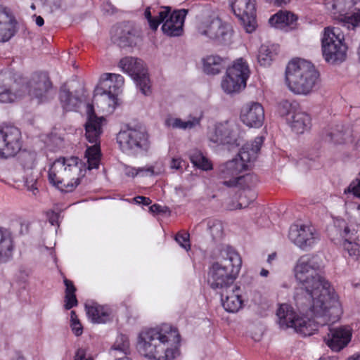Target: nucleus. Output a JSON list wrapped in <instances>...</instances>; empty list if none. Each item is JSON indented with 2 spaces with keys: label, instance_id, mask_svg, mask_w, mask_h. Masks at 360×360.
I'll return each instance as SVG.
<instances>
[{
  "label": "nucleus",
  "instance_id": "f257e3e1",
  "mask_svg": "<svg viewBox=\"0 0 360 360\" xmlns=\"http://www.w3.org/2000/svg\"><path fill=\"white\" fill-rule=\"evenodd\" d=\"M319 260L316 256L305 255L297 261L294 273L301 286L295 292V302L302 310L309 309L319 317L328 315L333 320H339L342 314L339 297L319 274Z\"/></svg>",
  "mask_w": 360,
  "mask_h": 360
},
{
  "label": "nucleus",
  "instance_id": "f03ea898",
  "mask_svg": "<svg viewBox=\"0 0 360 360\" xmlns=\"http://www.w3.org/2000/svg\"><path fill=\"white\" fill-rule=\"evenodd\" d=\"M88 117L85 124V136L92 146L85 152L86 165L77 158H60L51 165L48 172L49 181L61 192L73 191L85 176L86 169L98 168L101 159L100 138L103 126L105 122L103 117H97L94 112L93 105H87Z\"/></svg>",
  "mask_w": 360,
  "mask_h": 360
},
{
  "label": "nucleus",
  "instance_id": "7ed1b4c3",
  "mask_svg": "<svg viewBox=\"0 0 360 360\" xmlns=\"http://www.w3.org/2000/svg\"><path fill=\"white\" fill-rule=\"evenodd\" d=\"M181 335L178 329L164 323L142 330L137 348L149 360H174L180 355Z\"/></svg>",
  "mask_w": 360,
  "mask_h": 360
},
{
  "label": "nucleus",
  "instance_id": "20e7f679",
  "mask_svg": "<svg viewBox=\"0 0 360 360\" xmlns=\"http://www.w3.org/2000/svg\"><path fill=\"white\" fill-rule=\"evenodd\" d=\"M264 140L263 136H257L253 141L243 145L236 158L217 167V176L222 185L227 188L237 187L240 174L257 159Z\"/></svg>",
  "mask_w": 360,
  "mask_h": 360
},
{
  "label": "nucleus",
  "instance_id": "39448f33",
  "mask_svg": "<svg viewBox=\"0 0 360 360\" xmlns=\"http://www.w3.org/2000/svg\"><path fill=\"white\" fill-rule=\"evenodd\" d=\"M242 266L239 253L231 246L221 248L219 259L209 269L208 283L214 290H227L237 278Z\"/></svg>",
  "mask_w": 360,
  "mask_h": 360
},
{
  "label": "nucleus",
  "instance_id": "423d86ee",
  "mask_svg": "<svg viewBox=\"0 0 360 360\" xmlns=\"http://www.w3.org/2000/svg\"><path fill=\"white\" fill-rule=\"evenodd\" d=\"M295 304H297L295 303ZM299 316L293 310L292 307L287 304H283L277 311L278 324L281 328L285 329L292 328L304 336H309L319 330V326H323L328 321L336 322L338 320H333L331 316L326 315V317H319L309 309L302 310L296 305Z\"/></svg>",
  "mask_w": 360,
  "mask_h": 360
},
{
  "label": "nucleus",
  "instance_id": "0eeeda50",
  "mask_svg": "<svg viewBox=\"0 0 360 360\" xmlns=\"http://www.w3.org/2000/svg\"><path fill=\"white\" fill-rule=\"evenodd\" d=\"M319 72L314 65L304 59L288 63L285 70V82L290 91L298 95L310 94L318 81Z\"/></svg>",
  "mask_w": 360,
  "mask_h": 360
},
{
  "label": "nucleus",
  "instance_id": "6e6552de",
  "mask_svg": "<svg viewBox=\"0 0 360 360\" xmlns=\"http://www.w3.org/2000/svg\"><path fill=\"white\" fill-rule=\"evenodd\" d=\"M198 34L210 41L226 44L231 41L233 30L231 26L215 14L204 15L197 22Z\"/></svg>",
  "mask_w": 360,
  "mask_h": 360
},
{
  "label": "nucleus",
  "instance_id": "1a4fd4ad",
  "mask_svg": "<svg viewBox=\"0 0 360 360\" xmlns=\"http://www.w3.org/2000/svg\"><path fill=\"white\" fill-rule=\"evenodd\" d=\"M321 49L325 60L331 64L342 63L347 58V46L345 37L338 27L324 28L321 37Z\"/></svg>",
  "mask_w": 360,
  "mask_h": 360
},
{
  "label": "nucleus",
  "instance_id": "9d476101",
  "mask_svg": "<svg viewBox=\"0 0 360 360\" xmlns=\"http://www.w3.org/2000/svg\"><path fill=\"white\" fill-rule=\"evenodd\" d=\"M117 142L122 152L136 155L150 148L149 136L141 128L127 127L117 135Z\"/></svg>",
  "mask_w": 360,
  "mask_h": 360
},
{
  "label": "nucleus",
  "instance_id": "9b49d317",
  "mask_svg": "<svg viewBox=\"0 0 360 360\" xmlns=\"http://www.w3.org/2000/svg\"><path fill=\"white\" fill-rule=\"evenodd\" d=\"M210 146L228 145L239 146L243 142V134L239 127L233 122H219L210 127L207 134Z\"/></svg>",
  "mask_w": 360,
  "mask_h": 360
},
{
  "label": "nucleus",
  "instance_id": "f8f14e48",
  "mask_svg": "<svg viewBox=\"0 0 360 360\" xmlns=\"http://www.w3.org/2000/svg\"><path fill=\"white\" fill-rule=\"evenodd\" d=\"M326 8L342 16V25L348 30L360 26V0H326Z\"/></svg>",
  "mask_w": 360,
  "mask_h": 360
},
{
  "label": "nucleus",
  "instance_id": "ddd939ff",
  "mask_svg": "<svg viewBox=\"0 0 360 360\" xmlns=\"http://www.w3.org/2000/svg\"><path fill=\"white\" fill-rule=\"evenodd\" d=\"M119 68L134 79L143 95L151 94V82L142 60L130 56L124 57L120 60Z\"/></svg>",
  "mask_w": 360,
  "mask_h": 360
},
{
  "label": "nucleus",
  "instance_id": "4468645a",
  "mask_svg": "<svg viewBox=\"0 0 360 360\" xmlns=\"http://www.w3.org/2000/svg\"><path fill=\"white\" fill-rule=\"evenodd\" d=\"M21 80L11 70L0 72V103H12L25 95L27 87Z\"/></svg>",
  "mask_w": 360,
  "mask_h": 360
},
{
  "label": "nucleus",
  "instance_id": "2eb2a0df",
  "mask_svg": "<svg viewBox=\"0 0 360 360\" xmlns=\"http://www.w3.org/2000/svg\"><path fill=\"white\" fill-rule=\"evenodd\" d=\"M288 238L300 250L307 251L319 243L320 235L310 224H294L290 226Z\"/></svg>",
  "mask_w": 360,
  "mask_h": 360
},
{
  "label": "nucleus",
  "instance_id": "dca6fc26",
  "mask_svg": "<svg viewBox=\"0 0 360 360\" xmlns=\"http://www.w3.org/2000/svg\"><path fill=\"white\" fill-rule=\"evenodd\" d=\"M22 146L20 131L15 127L0 129V158L8 159L16 155Z\"/></svg>",
  "mask_w": 360,
  "mask_h": 360
},
{
  "label": "nucleus",
  "instance_id": "f3484780",
  "mask_svg": "<svg viewBox=\"0 0 360 360\" xmlns=\"http://www.w3.org/2000/svg\"><path fill=\"white\" fill-rule=\"evenodd\" d=\"M24 85L27 87V91H28L29 94L36 98L39 103L51 99L56 94V91L46 72L34 73L28 84Z\"/></svg>",
  "mask_w": 360,
  "mask_h": 360
},
{
  "label": "nucleus",
  "instance_id": "a211bd4d",
  "mask_svg": "<svg viewBox=\"0 0 360 360\" xmlns=\"http://www.w3.org/2000/svg\"><path fill=\"white\" fill-rule=\"evenodd\" d=\"M101 79L103 87L108 89L103 90L102 93L97 90L96 95L100 94L98 99L106 102L110 108H114L117 103V96L124 86V77L119 74L105 73L102 75Z\"/></svg>",
  "mask_w": 360,
  "mask_h": 360
},
{
  "label": "nucleus",
  "instance_id": "6ab92c4d",
  "mask_svg": "<svg viewBox=\"0 0 360 360\" xmlns=\"http://www.w3.org/2000/svg\"><path fill=\"white\" fill-rule=\"evenodd\" d=\"M335 226L339 229L340 235L343 238L342 247L350 257L357 259L360 256V240L357 236L358 231L346 224L345 220L338 219Z\"/></svg>",
  "mask_w": 360,
  "mask_h": 360
},
{
  "label": "nucleus",
  "instance_id": "aec40b11",
  "mask_svg": "<svg viewBox=\"0 0 360 360\" xmlns=\"http://www.w3.org/2000/svg\"><path fill=\"white\" fill-rule=\"evenodd\" d=\"M332 321H328L323 326H319L322 329L325 326L329 325ZM328 333L324 337V342L327 346L333 352H339L347 345L352 337L351 329L348 326H340L332 328L330 326L327 327Z\"/></svg>",
  "mask_w": 360,
  "mask_h": 360
},
{
  "label": "nucleus",
  "instance_id": "412c9836",
  "mask_svg": "<svg viewBox=\"0 0 360 360\" xmlns=\"http://www.w3.org/2000/svg\"><path fill=\"white\" fill-rule=\"evenodd\" d=\"M240 119L248 127L259 128L264 120L263 106L257 102L246 103L240 110Z\"/></svg>",
  "mask_w": 360,
  "mask_h": 360
},
{
  "label": "nucleus",
  "instance_id": "4be33fe9",
  "mask_svg": "<svg viewBox=\"0 0 360 360\" xmlns=\"http://www.w3.org/2000/svg\"><path fill=\"white\" fill-rule=\"evenodd\" d=\"M258 183V178L254 174H247L245 175H240L237 187L243 189L238 199V208H245L252 202L256 197V193L252 190Z\"/></svg>",
  "mask_w": 360,
  "mask_h": 360
},
{
  "label": "nucleus",
  "instance_id": "5701e85b",
  "mask_svg": "<svg viewBox=\"0 0 360 360\" xmlns=\"http://www.w3.org/2000/svg\"><path fill=\"white\" fill-rule=\"evenodd\" d=\"M187 11L181 9L168 13L166 18L162 21V30L164 34L169 37H179L183 34L184 24Z\"/></svg>",
  "mask_w": 360,
  "mask_h": 360
},
{
  "label": "nucleus",
  "instance_id": "b1692460",
  "mask_svg": "<svg viewBox=\"0 0 360 360\" xmlns=\"http://www.w3.org/2000/svg\"><path fill=\"white\" fill-rule=\"evenodd\" d=\"M202 117L203 114L202 112L191 113L185 120L169 116L165 120V125L168 128L174 129L191 130L200 126Z\"/></svg>",
  "mask_w": 360,
  "mask_h": 360
},
{
  "label": "nucleus",
  "instance_id": "393cba45",
  "mask_svg": "<svg viewBox=\"0 0 360 360\" xmlns=\"http://www.w3.org/2000/svg\"><path fill=\"white\" fill-rule=\"evenodd\" d=\"M221 300L224 309L230 313H236L243 306L240 289L237 286H231L227 290H222Z\"/></svg>",
  "mask_w": 360,
  "mask_h": 360
},
{
  "label": "nucleus",
  "instance_id": "a878e982",
  "mask_svg": "<svg viewBox=\"0 0 360 360\" xmlns=\"http://www.w3.org/2000/svg\"><path fill=\"white\" fill-rule=\"evenodd\" d=\"M85 309L89 320L93 323H105L112 319V310L108 306L97 303L86 304Z\"/></svg>",
  "mask_w": 360,
  "mask_h": 360
},
{
  "label": "nucleus",
  "instance_id": "bb28decb",
  "mask_svg": "<svg viewBox=\"0 0 360 360\" xmlns=\"http://www.w3.org/2000/svg\"><path fill=\"white\" fill-rule=\"evenodd\" d=\"M297 17L288 11H280L272 15L269 24L276 29L288 31L296 27Z\"/></svg>",
  "mask_w": 360,
  "mask_h": 360
},
{
  "label": "nucleus",
  "instance_id": "cd10ccee",
  "mask_svg": "<svg viewBox=\"0 0 360 360\" xmlns=\"http://www.w3.org/2000/svg\"><path fill=\"white\" fill-rule=\"evenodd\" d=\"M123 171L128 177L134 178L136 176H152L161 174L164 172V167L160 163L138 168L124 165Z\"/></svg>",
  "mask_w": 360,
  "mask_h": 360
},
{
  "label": "nucleus",
  "instance_id": "c85d7f7f",
  "mask_svg": "<svg viewBox=\"0 0 360 360\" xmlns=\"http://www.w3.org/2000/svg\"><path fill=\"white\" fill-rule=\"evenodd\" d=\"M14 250L11 233L6 229L0 228V264L9 261Z\"/></svg>",
  "mask_w": 360,
  "mask_h": 360
},
{
  "label": "nucleus",
  "instance_id": "c756f323",
  "mask_svg": "<svg viewBox=\"0 0 360 360\" xmlns=\"http://www.w3.org/2000/svg\"><path fill=\"white\" fill-rule=\"evenodd\" d=\"M15 33V22L5 10L0 9V41H8Z\"/></svg>",
  "mask_w": 360,
  "mask_h": 360
},
{
  "label": "nucleus",
  "instance_id": "7c9ffc66",
  "mask_svg": "<svg viewBox=\"0 0 360 360\" xmlns=\"http://www.w3.org/2000/svg\"><path fill=\"white\" fill-rule=\"evenodd\" d=\"M292 130L297 134H303L310 128L311 118L308 114L300 109L287 122Z\"/></svg>",
  "mask_w": 360,
  "mask_h": 360
},
{
  "label": "nucleus",
  "instance_id": "2f4dec72",
  "mask_svg": "<svg viewBox=\"0 0 360 360\" xmlns=\"http://www.w3.org/2000/svg\"><path fill=\"white\" fill-rule=\"evenodd\" d=\"M203 70L207 75L219 74L226 66V59L217 55H210L202 60Z\"/></svg>",
  "mask_w": 360,
  "mask_h": 360
},
{
  "label": "nucleus",
  "instance_id": "473e14b6",
  "mask_svg": "<svg viewBox=\"0 0 360 360\" xmlns=\"http://www.w3.org/2000/svg\"><path fill=\"white\" fill-rule=\"evenodd\" d=\"M231 6L238 18L256 13L255 0H231Z\"/></svg>",
  "mask_w": 360,
  "mask_h": 360
},
{
  "label": "nucleus",
  "instance_id": "72a5a7b5",
  "mask_svg": "<svg viewBox=\"0 0 360 360\" xmlns=\"http://www.w3.org/2000/svg\"><path fill=\"white\" fill-rule=\"evenodd\" d=\"M221 85L222 89L226 94L238 93L246 86L243 79L232 76L228 72L223 77Z\"/></svg>",
  "mask_w": 360,
  "mask_h": 360
},
{
  "label": "nucleus",
  "instance_id": "f704fd0d",
  "mask_svg": "<svg viewBox=\"0 0 360 360\" xmlns=\"http://www.w3.org/2000/svg\"><path fill=\"white\" fill-rule=\"evenodd\" d=\"M226 72L232 76L238 77V79L241 78L246 84L247 80L250 77V71L246 60L243 58H239L236 59L233 62V65L227 69Z\"/></svg>",
  "mask_w": 360,
  "mask_h": 360
},
{
  "label": "nucleus",
  "instance_id": "c9c22d12",
  "mask_svg": "<svg viewBox=\"0 0 360 360\" xmlns=\"http://www.w3.org/2000/svg\"><path fill=\"white\" fill-rule=\"evenodd\" d=\"M129 351V341L127 336L120 334L117 335L114 344L112 345L110 352V354L115 357L127 356L126 355Z\"/></svg>",
  "mask_w": 360,
  "mask_h": 360
},
{
  "label": "nucleus",
  "instance_id": "e433bc0d",
  "mask_svg": "<svg viewBox=\"0 0 360 360\" xmlns=\"http://www.w3.org/2000/svg\"><path fill=\"white\" fill-rule=\"evenodd\" d=\"M189 158L195 167L202 170L210 171L213 169L212 162L199 150H191L189 153Z\"/></svg>",
  "mask_w": 360,
  "mask_h": 360
},
{
  "label": "nucleus",
  "instance_id": "4c0bfd02",
  "mask_svg": "<svg viewBox=\"0 0 360 360\" xmlns=\"http://www.w3.org/2000/svg\"><path fill=\"white\" fill-rule=\"evenodd\" d=\"M60 101L64 110H76L80 103L77 96H73L68 90L63 88L60 91Z\"/></svg>",
  "mask_w": 360,
  "mask_h": 360
},
{
  "label": "nucleus",
  "instance_id": "58836bf2",
  "mask_svg": "<svg viewBox=\"0 0 360 360\" xmlns=\"http://www.w3.org/2000/svg\"><path fill=\"white\" fill-rule=\"evenodd\" d=\"M169 11V7H162L161 11L158 12V16L153 17L150 8L148 7L146 9L144 15L148 22L150 27L153 30H156L159 25L166 18Z\"/></svg>",
  "mask_w": 360,
  "mask_h": 360
},
{
  "label": "nucleus",
  "instance_id": "ea45409f",
  "mask_svg": "<svg viewBox=\"0 0 360 360\" xmlns=\"http://www.w3.org/2000/svg\"><path fill=\"white\" fill-rule=\"evenodd\" d=\"M114 40L120 46H132L136 44L139 36L136 34L134 30L127 28L123 30L121 35L117 39H114Z\"/></svg>",
  "mask_w": 360,
  "mask_h": 360
},
{
  "label": "nucleus",
  "instance_id": "a19ab883",
  "mask_svg": "<svg viewBox=\"0 0 360 360\" xmlns=\"http://www.w3.org/2000/svg\"><path fill=\"white\" fill-rule=\"evenodd\" d=\"M273 47L274 46H268L266 44H263L260 46L257 60L261 65L268 66L271 64L274 55Z\"/></svg>",
  "mask_w": 360,
  "mask_h": 360
},
{
  "label": "nucleus",
  "instance_id": "79ce46f5",
  "mask_svg": "<svg viewBox=\"0 0 360 360\" xmlns=\"http://www.w3.org/2000/svg\"><path fill=\"white\" fill-rule=\"evenodd\" d=\"M298 110L297 103H290L288 101H283L278 105V113L285 118L286 122Z\"/></svg>",
  "mask_w": 360,
  "mask_h": 360
},
{
  "label": "nucleus",
  "instance_id": "37998d69",
  "mask_svg": "<svg viewBox=\"0 0 360 360\" xmlns=\"http://www.w3.org/2000/svg\"><path fill=\"white\" fill-rule=\"evenodd\" d=\"M207 230L210 231L213 239H219L223 234V226L220 221L209 219L205 221Z\"/></svg>",
  "mask_w": 360,
  "mask_h": 360
},
{
  "label": "nucleus",
  "instance_id": "c03bdc74",
  "mask_svg": "<svg viewBox=\"0 0 360 360\" xmlns=\"http://www.w3.org/2000/svg\"><path fill=\"white\" fill-rule=\"evenodd\" d=\"M37 155L34 152H23L20 156V160L25 169H32L36 165Z\"/></svg>",
  "mask_w": 360,
  "mask_h": 360
},
{
  "label": "nucleus",
  "instance_id": "a18cd8bd",
  "mask_svg": "<svg viewBox=\"0 0 360 360\" xmlns=\"http://www.w3.org/2000/svg\"><path fill=\"white\" fill-rule=\"evenodd\" d=\"M344 194H352L354 197L360 198V173L357 174L356 177L344 190Z\"/></svg>",
  "mask_w": 360,
  "mask_h": 360
},
{
  "label": "nucleus",
  "instance_id": "49530a36",
  "mask_svg": "<svg viewBox=\"0 0 360 360\" xmlns=\"http://www.w3.org/2000/svg\"><path fill=\"white\" fill-rule=\"evenodd\" d=\"M176 243L184 250L188 251L191 249L190 235L187 232H179L174 238Z\"/></svg>",
  "mask_w": 360,
  "mask_h": 360
},
{
  "label": "nucleus",
  "instance_id": "de8ad7c7",
  "mask_svg": "<svg viewBox=\"0 0 360 360\" xmlns=\"http://www.w3.org/2000/svg\"><path fill=\"white\" fill-rule=\"evenodd\" d=\"M70 327L76 336L82 334L83 328L75 311L70 312Z\"/></svg>",
  "mask_w": 360,
  "mask_h": 360
},
{
  "label": "nucleus",
  "instance_id": "09e8293b",
  "mask_svg": "<svg viewBox=\"0 0 360 360\" xmlns=\"http://www.w3.org/2000/svg\"><path fill=\"white\" fill-rule=\"evenodd\" d=\"M243 24V26L248 33H252L255 31L257 24L255 21V13L252 15H247L243 18H238Z\"/></svg>",
  "mask_w": 360,
  "mask_h": 360
},
{
  "label": "nucleus",
  "instance_id": "8fccbe9b",
  "mask_svg": "<svg viewBox=\"0 0 360 360\" xmlns=\"http://www.w3.org/2000/svg\"><path fill=\"white\" fill-rule=\"evenodd\" d=\"M328 141H333L335 143H342L347 141V138L345 137V134L340 131L330 132L328 134Z\"/></svg>",
  "mask_w": 360,
  "mask_h": 360
},
{
  "label": "nucleus",
  "instance_id": "3c124183",
  "mask_svg": "<svg viewBox=\"0 0 360 360\" xmlns=\"http://www.w3.org/2000/svg\"><path fill=\"white\" fill-rule=\"evenodd\" d=\"M186 165V162L181 158H173L169 164V167L172 169L176 171H181L183 167Z\"/></svg>",
  "mask_w": 360,
  "mask_h": 360
},
{
  "label": "nucleus",
  "instance_id": "603ef678",
  "mask_svg": "<svg viewBox=\"0 0 360 360\" xmlns=\"http://www.w3.org/2000/svg\"><path fill=\"white\" fill-rule=\"evenodd\" d=\"M65 308L68 310L77 305V300L75 294L65 295Z\"/></svg>",
  "mask_w": 360,
  "mask_h": 360
},
{
  "label": "nucleus",
  "instance_id": "864d4df0",
  "mask_svg": "<svg viewBox=\"0 0 360 360\" xmlns=\"http://www.w3.org/2000/svg\"><path fill=\"white\" fill-rule=\"evenodd\" d=\"M37 179V176H34L32 174V175L30 178L26 177L25 180V184L27 188L29 191H32L34 194H35V191L37 190V188L36 186Z\"/></svg>",
  "mask_w": 360,
  "mask_h": 360
},
{
  "label": "nucleus",
  "instance_id": "5fc2aeb1",
  "mask_svg": "<svg viewBox=\"0 0 360 360\" xmlns=\"http://www.w3.org/2000/svg\"><path fill=\"white\" fill-rule=\"evenodd\" d=\"M74 360H94L93 358L89 355L86 349L79 348L77 350Z\"/></svg>",
  "mask_w": 360,
  "mask_h": 360
},
{
  "label": "nucleus",
  "instance_id": "6e6d98bb",
  "mask_svg": "<svg viewBox=\"0 0 360 360\" xmlns=\"http://www.w3.org/2000/svg\"><path fill=\"white\" fill-rule=\"evenodd\" d=\"M46 216L49 223L52 226L58 225L59 214L53 211H49L46 213Z\"/></svg>",
  "mask_w": 360,
  "mask_h": 360
},
{
  "label": "nucleus",
  "instance_id": "4d7b16f0",
  "mask_svg": "<svg viewBox=\"0 0 360 360\" xmlns=\"http://www.w3.org/2000/svg\"><path fill=\"white\" fill-rule=\"evenodd\" d=\"M63 282L65 285V295L75 294L76 288L73 283L67 278H65Z\"/></svg>",
  "mask_w": 360,
  "mask_h": 360
},
{
  "label": "nucleus",
  "instance_id": "13d9d810",
  "mask_svg": "<svg viewBox=\"0 0 360 360\" xmlns=\"http://www.w3.org/2000/svg\"><path fill=\"white\" fill-rule=\"evenodd\" d=\"M134 200L137 203L143 204L144 205H149L151 203L150 199L144 196H137L134 198Z\"/></svg>",
  "mask_w": 360,
  "mask_h": 360
},
{
  "label": "nucleus",
  "instance_id": "bf43d9fd",
  "mask_svg": "<svg viewBox=\"0 0 360 360\" xmlns=\"http://www.w3.org/2000/svg\"><path fill=\"white\" fill-rule=\"evenodd\" d=\"M149 210L153 213H160L162 212V206H160L158 204H154V205H151L150 207Z\"/></svg>",
  "mask_w": 360,
  "mask_h": 360
},
{
  "label": "nucleus",
  "instance_id": "052dcab7",
  "mask_svg": "<svg viewBox=\"0 0 360 360\" xmlns=\"http://www.w3.org/2000/svg\"><path fill=\"white\" fill-rule=\"evenodd\" d=\"M354 218L357 225L360 226V205H359L354 214Z\"/></svg>",
  "mask_w": 360,
  "mask_h": 360
},
{
  "label": "nucleus",
  "instance_id": "680f3d73",
  "mask_svg": "<svg viewBox=\"0 0 360 360\" xmlns=\"http://www.w3.org/2000/svg\"><path fill=\"white\" fill-rule=\"evenodd\" d=\"M34 17L35 18V22L37 25L41 27L44 24V18L41 16H37L36 15H34Z\"/></svg>",
  "mask_w": 360,
  "mask_h": 360
},
{
  "label": "nucleus",
  "instance_id": "e2e57ef3",
  "mask_svg": "<svg viewBox=\"0 0 360 360\" xmlns=\"http://www.w3.org/2000/svg\"><path fill=\"white\" fill-rule=\"evenodd\" d=\"M273 1L275 4L278 6H281L282 4H286L288 2L290 1V0H271Z\"/></svg>",
  "mask_w": 360,
  "mask_h": 360
},
{
  "label": "nucleus",
  "instance_id": "0e129e2a",
  "mask_svg": "<svg viewBox=\"0 0 360 360\" xmlns=\"http://www.w3.org/2000/svg\"><path fill=\"white\" fill-rule=\"evenodd\" d=\"M347 360H360V353L351 356Z\"/></svg>",
  "mask_w": 360,
  "mask_h": 360
},
{
  "label": "nucleus",
  "instance_id": "69168bd1",
  "mask_svg": "<svg viewBox=\"0 0 360 360\" xmlns=\"http://www.w3.org/2000/svg\"><path fill=\"white\" fill-rule=\"evenodd\" d=\"M269 275V271L264 269H262L260 271V276L263 277H266Z\"/></svg>",
  "mask_w": 360,
  "mask_h": 360
},
{
  "label": "nucleus",
  "instance_id": "338daca9",
  "mask_svg": "<svg viewBox=\"0 0 360 360\" xmlns=\"http://www.w3.org/2000/svg\"><path fill=\"white\" fill-rule=\"evenodd\" d=\"M276 257V254L273 253L269 255L267 262L270 263L272 260H274Z\"/></svg>",
  "mask_w": 360,
  "mask_h": 360
},
{
  "label": "nucleus",
  "instance_id": "774afa93",
  "mask_svg": "<svg viewBox=\"0 0 360 360\" xmlns=\"http://www.w3.org/2000/svg\"><path fill=\"white\" fill-rule=\"evenodd\" d=\"M15 360H25V359L22 356H18Z\"/></svg>",
  "mask_w": 360,
  "mask_h": 360
}]
</instances>
